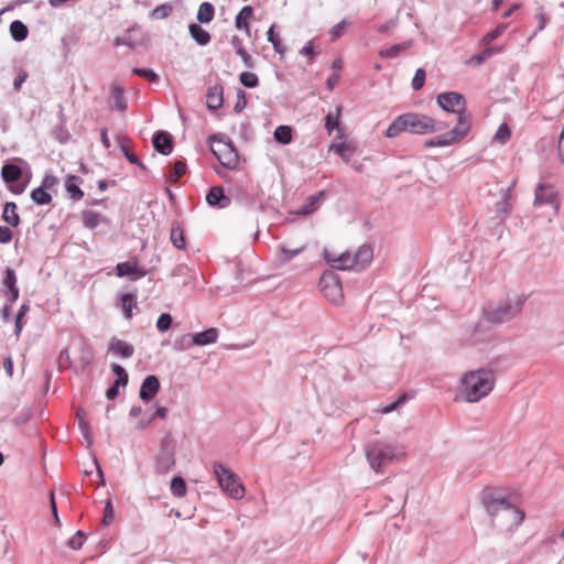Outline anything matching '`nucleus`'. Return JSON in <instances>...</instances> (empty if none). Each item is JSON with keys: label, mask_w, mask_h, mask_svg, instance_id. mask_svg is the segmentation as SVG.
Wrapping results in <instances>:
<instances>
[{"label": "nucleus", "mask_w": 564, "mask_h": 564, "mask_svg": "<svg viewBox=\"0 0 564 564\" xmlns=\"http://www.w3.org/2000/svg\"><path fill=\"white\" fill-rule=\"evenodd\" d=\"M10 33L11 35H28V28L24 23L17 20L11 23Z\"/></svg>", "instance_id": "52"}, {"label": "nucleus", "mask_w": 564, "mask_h": 564, "mask_svg": "<svg viewBox=\"0 0 564 564\" xmlns=\"http://www.w3.org/2000/svg\"><path fill=\"white\" fill-rule=\"evenodd\" d=\"M274 139L281 144H289L292 141V128L290 126H279L274 130Z\"/></svg>", "instance_id": "37"}, {"label": "nucleus", "mask_w": 564, "mask_h": 564, "mask_svg": "<svg viewBox=\"0 0 564 564\" xmlns=\"http://www.w3.org/2000/svg\"><path fill=\"white\" fill-rule=\"evenodd\" d=\"M186 484L181 476H175L171 481V492L176 498H183L186 495Z\"/></svg>", "instance_id": "40"}, {"label": "nucleus", "mask_w": 564, "mask_h": 564, "mask_svg": "<svg viewBox=\"0 0 564 564\" xmlns=\"http://www.w3.org/2000/svg\"><path fill=\"white\" fill-rule=\"evenodd\" d=\"M510 128L508 127L507 123H501L494 135V140L500 144H506L510 140Z\"/></svg>", "instance_id": "41"}, {"label": "nucleus", "mask_w": 564, "mask_h": 564, "mask_svg": "<svg viewBox=\"0 0 564 564\" xmlns=\"http://www.w3.org/2000/svg\"><path fill=\"white\" fill-rule=\"evenodd\" d=\"M319 290L326 299L334 304H340L343 301V290L339 279L333 273L327 272L321 276Z\"/></svg>", "instance_id": "11"}, {"label": "nucleus", "mask_w": 564, "mask_h": 564, "mask_svg": "<svg viewBox=\"0 0 564 564\" xmlns=\"http://www.w3.org/2000/svg\"><path fill=\"white\" fill-rule=\"evenodd\" d=\"M185 172H186V164H185V162H183V161L175 162V164L173 166V171L169 175V181L171 183L177 182V180L181 176H183L185 174Z\"/></svg>", "instance_id": "45"}, {"label": "nucleus", "mask_w": 564, "mask_h": 564, "mask_svg": "<svg viewBox=\"0 0 564 564\" xmlns=\"http://www.w3.org/2000/svg\"><path fill=\"white\" fill-rule=\"evenodd\" d=\"M406 400V395L403 394L401 397L398 398V400H395L394 402H391L387 405H384L382 409H381V413L383 414H388V413H391L393 412L394 410H397L400 405H402Z\"/></svg>", "instance_id": "53"}, {"label": "nucleus", "mask_w": 564, "mask_h": 564, "mask_svg": "<svg viewBox=\"0 0 564 564\" xmlns=\"http://www.w3.org/2000/svg\"><path fill=\"white\" fill-rule=\"evenodd\" d=\"M253 18V9L250 6L243 7L236 17V25L239 31L250 35V21Z\"/></svg>", "instance_id": "25"}, {"label": "nucleus", "mask_w": 564, "mask_h": 564, "mask_svg": "<svg viewBox=\"0 0 564 564\" xmlns=\"http://www.w3.org/2000/svg\"><path fill=\"white\" fill-rule=\"evenodd\" d=\"M213 467L217 482L223 491L235 500L242 499L246 490L237 474L218 462L214 463Z\"/></svg>", "instance_id": "7"}, {"label": "nucleus", "mask_w": 564, "mask_h": 564, "mask_svg": "<svg viewBox=\"0 0 564 564\" xmlns=\"http://www.w3.org/2000/svg\"><path fill=\"white\" fill-rule=\"evenodd\" d=\"M470 117L460 115L457 117V124L445 134L435 137L437 147H448L464 139L470 130Z\"/></svg>", "instance_id": "9"}, {"label": "nucleus", "mask_w": 564, "mask_h": 564, "mask_svg": "<svg viewBox=\"0 0 564 564\" xmlns=\"http://www.w3.org/2000/svg\"><path fill=\"white\" fill-rule=\"evenodd\" d=\"M108 352L116 357L128 359L133 356L134 347L122 339L112 337L108 346Z\"/></svg>", "instance_id": "15"}, {"label": "nucleus", "mask_w": 564, "mask_h": 564, "mask_svg": "<svg viewBox=\"0 0 564 564\" xmlns=\"http://www.w3.org/2000/svg\"><path fill=\"white\" fill-rule=\"evenodd\" d=\"M329 152H335L338 154L346 163L350 162V158L354 154V148L350 144L345 142L341 143H333L329 147Z\"/></svg>", "instance_id": "33"}, {"label": "nucleus", "mask_w": 564, "mask_h": 564, "mask_svg": "<svg viewBox=\"0 0 564 564\" xmlns=\"http://www.w3.org/2000/svg\"><path fill=\"white\" fill-rule=\"evenodd\" d=\"M546 204H552L557 208L555 204V192L551 186L539 184L535 189L534 205L542 206Z\"/></svg>", "instance_id": "19"}, {"label": "nucleus", "mask_w": 564, "mask_h": 564, "mask_svg": "<svg viewBox=\"0 0 564 564\" xmlns=\"http://www.w3.org/2000/svg\"><path fill=\"white\" fill-rule=\"evenodd\" d=\"M343 107L336 106L334 111H329L325 117V129L328 134H332L335 130L337 131V139L344 138V129L339 126Z\"/></svg>", "instance_id": "17"}, {"label": "nucleus", "mask_w": 564, "mask_h": 564, "mask_svg": "<svg viewBox=\"0 0 564 564\" xmlns=\"http://www.w3.org/2000/svg\"><path fill=\"white\" fill-rule=\"evenodd\" d=\"M3 285L7 288L8 301L13 303L19 297V289L17 286V275L13 269L7 268L4 271Z\"/></svg>", "instance_id": "21"}, {"label": "nucleus", "mask_w": 564, "mask_h": 564, "mask_svg": "<svg viewBox=\"0 0 564 564\" xmlns=\"http://www.w3.org/2000/svg\"><path fill=\"white\" fill-rule=\"evenodd\" d=\"M350 23L346 20H343L341 22L337 23L333 26L330 30V35H339L340 33H346L349 31Z\"/></svg>", "instance_id": "59"}, {"label": "nucleus", "mask_w": 564, "mask_h": 564, "mask_svg": "<svg viewBox=\"0 0 564 564\" xmlns=\"http://www.w3.org/2000/svg\"><path fill=\"white\" fill-rule=\"evenodd\" d=\"M2 219L12 227H18L20 225V216L17 213L15 203L8 202L4 204L2 210Z\"/></svg>", "instance_id": "29"}, {"label": "nucleus", "mask_w": 564, "mask_h": 564, "mask_svg": "<svg viewBox=\"0 0 564 564\" xmlns=\"http://www.w3.org/2000/svg\"><path fill=\"white\" fill-rule=\"evenodd\" d=\"M496 37H482L479 42L480 52L465 61L468 66H480L482 63L503 51V45L495 42Z\"/></svg>", "instance_id": "10"}, {"label": "nucleus", "mask_w": 564, "mask_h": 564, "mask_svg": "<svg viewBox=\"0 0 564 564\" xmlns=\"http://www.w3.org/2000/svg\"><path fill=\"white\" fill-rule=\"evenodd\" d=\"M117 275L128 276L131 281H137L147 275V271L140 268L135 261L120 262L116 267Z\"/></svg>", "instance_id": "14"}, {"label": "nucleus", "mask_w": 564, "mask_h": 564, "mask_svg": "<svg viewBox=\"0 0 564 564\" xmlns=\"http://www.w3.org/2000/svg\"><path fill=\"white\" fill-rule=\"evenodd\" d=\"M172 12V7L167 3L165 4H161V6H158L153 11H152V17L154 19H164V18H167Z\"/></svg>", "instance_id": "50"}, {"label": "nucleus", "mask_w": 564, "mask_h": 564, "mask_svg": "<svg viewBox=\"0 0 564 564\" xmlns=\"http://www.w3.org/2000/svg\"><path fill=\"white\" fill-rule=\"evenodd\" d=\"M413 46V41L408 40L402 43L390 45L386 48L379 51V55L383 58H394L399 56L402 52L411 48Z\"/></svg>", "instance_id": "27"}, {"label": "nucleus", "mask_w": 564, "mask_h": 564, "mask_svg": "<svg viewBox=\"0 0 564 564\" xmlns=\"http://www.w3.org/2000/svg\"><path fill=\"white\" fill-rule=\"evenodd\" d=\"M402 454L403 452L394 445L383 442H375L366 447L367 460L376 473H380L384 466L391 464L398 455Z\"/></svg>", "instance_id": "6"}, {"label": "nucleus", "mask_w": 564, "mask_h": 564, "mask_svg": "<svg viewBox=\"0 0 564 564\" xmlns=\"http://www.w3.org/2000/svg\"><path fill=\"white\" fill-rule=\"evenodd\" d=\"M120 387H124L123 386V380L122 379H116L113 384L107 390L106 397L109 400L115 399L118 395V393H119V388Z\"/></svg>", "instance_id": "55"}, {"label": "nucleus", "mask_w": 564, "mask_h": 564, "mask_svg": "<svg viewBox=\"0 0 564 564\" xmlns=\"http://www.w3.org/2000/svg\"><path fill=\"white\" fill-rule=\"evenodd\" d=\"M172 325V317L169 313H162L156 321V328L160 333H165Z\"/></svg>", "instance_id": "48"}, {"label": "nucleus", "mask_w": 564, "mask_h": 564, "mask_svg": "<svg viewBox=\"0 0 564 564\" xmlns=\"http://www.w3.org/2000/svg\"><path fill=\"white\" fill-rule=\"evenodd\" d=\"M175 467V451L173 446L163 444L155 458V473L165 475Z\"/></svg>", "instance_id": "13"}, {"label": "nucleus", "mask_w": 564, "mask_h": 564, "mask_svg": "<svg viewBox=\"0 0 564 564\" xmlns=\"http://www.w3.org/2000/svg\"><path fill=\"white\" fill-rule=\"evenodd\" d=\"M77 421H78V429L84 437V440L87 443V446H90L93 444V434L90 431L89 423L87 422L85 414L80 411L76 414Z\"/></svg>", "instance_id": "34"}, {"label": "nucleus", "mask_w": 564, "mask_h": 564, "mask_svg": "<svg viewBox=\"0 0 564 564\" xmlns=\"http://www.w3.org/2000/svg\"><path fill=\"white\" fill-rule=\"evenodd\" d=\"M214 7L209 2H203L197 12V19L202 23H208L214 18Z\"/></svg>", "instance_id": "38"}, {"label": "nucleus", "mask_w": 564, "mask_h": 564, "mask_svg": "<svg viewBox=\"0 0 564 564\" xmlns=\"http://www.w3.org/2000/svg\"><path fill=\"white\" fill-rule=\"evenodd\" d=\"M86 540V535L83 531L78 530L67 542V545L72 550H79L82 549L84 542Z\"/></svg>", "instance_id": "46"}, {"label": "nucleus", "mask_w": 564, "mask_h": 564, "mask_svg": "<svg viewBox=\"0 0 564 564\" xmlns=\"http://www.w3.org/2000/svg\"><path fill=\"white\" fill-rule=\"evenodd\" d=\"M445 128L443 122L436 121L433 118L416 112H408L398 116L384 132L388 139H394L402 132H410L412 134H427L441 131Z\"/></svg>", "instance_id": "1"}, {"label": "nucleus", "mask_w": 564, "mask_h": 564, "mask_svg": "<svg viewBox=\"0 0 564 564\" xmlns=\"http://www.w3.org/2000/svg\"><path fill=\"white\" fill-rule=\"evenodd\" d=\"M160 387L161 384L156 376L150 375L145 377L140 388V399L144 402L150 401L159 392Z\"/></svg>", "instance_id": "16"}, {"label": "nucleus", "mask_w": 564, "mask_h": 564, "mask_svg": "<svg viewBox=\"0 0 564 564\" xmlns=\"http://www.w3.org/2000/svg\"><path fill=\"white\" fill-rule=\"evenodd\" d=\"M30 417H31V411L28 410L24 413H22L21 415L15 416L13 421L17 425H22V424L26 423L30 420Z\"/></svg>", "instance_id": "64"}, {"label": "nucleus", "mask_w": 564, "mask_h": 564, "mask_svg": "<svg viewBox=\"0 0 564 564\" xmlns=\"http://www.w3.org/2000/svg\"><path fill=\"white\" fill-rule=\"evenodd\" d=\"M304 250H305V246H302V247L295 248V249H289L284 246L280 247V251L283 254V260L285 262L291 261L293 258H295L296 256L302 253Z\"/></svg>", "instance_id": "49"}, {"label": "nucleus", "mask_w": 564, "mask_h": 564, "mask_svg": "<svg viewBox=\"0 0 564 564\" xmlns=\"http://www.w3.org/2000/svg\"><path fill=\"white\" fill-rule=\"evenodd\" d=\"M235 37L234 44L237 46V55H239L243 62L245 67L253 68L254 59L253 57L240 45V42Z\"/></svg>", "instance_id": "42"}, {"label": "nucleus", "mask_w": 564, "mask_h": 564, "mask_svg": "<svg viewBox=\"0 0 564 564\" xmlns=\"http://www.w3.org/2000/svg\"><path fill=\"white\" fill-rule=\"evenodd\" d=\"M339 73H334L332 76L328 77V79L326 80V86L328 88V90H333L335 88V86L337 85L338 80H339Z\"/></svg>", "instance_id": "63"}, {"label": "nucleus", "mask_w": 564, "mask_h": 564, "mask_svg": "<svg viewBox=\"0 0 564 564\" xmlns=\"http://www.w3.org/2000/svg\"><path fill=\"white\" fill-rule=\"evenodd\" d=\"M223 87L215 85L209 87L206 94V105L210 110H217L223 105Z\"/></svg>", "instance_id": "24"}, {"label": "nucleus", "mask_w": 564, "mask_h": 564, "mask_svg": "<svg viewBox=\"0 0 564 564\" xmlns=\"http://www.w3.org/2000/svg\"><path fill=\"white\" fill-rule=\"evenodd\" d=\"M29 75L25 70L20 69L13 82V89L20 91L22 84L28 79Z\"/></svg>", "instance_id": "56"}, {"label": "nucleus", "mask_w": 564, "mask_h": 564, "mask_svg": "<svg viewBox=\"0 0 564 564\" xmlns=\"http://www.w3.org/2000/svg\"><path fill=\"white\" fill-rule=\"evenodd\" d=\"M247 106L246 94L242 89H239L237 93V102L235 105V111L241 112Z\"/></svg>", "instance_id": "57"}, {"label": "nucleus", "mask_w": 564, "mask_h": 564, "mask_svg": "<svg viewBox=\"0 0 564 564\" xmlns=\"http://www.w3.org/2000/svg\"><path fill=\"white\" fill-rule=\"evenodd\" d=\"M240 83L248 88H254L259 84V78L254 73L242 72L239 76Z\"/></svg>", "instance_id": "44"}, {"label": "nucleus", "mask_w": 564, "mask_h": 564, "mask_svg": "<svg viewBox=\"0 0 564 564\" xmlns=\"http://www.w3.org/2000/svg\"><path fill=\"white\" fill-rule=\"evenodd\" d=\"M117 142L119 145V149L121 150L122 154L126 156V159L133 165H137L141 167L142 170H147L145 165L139 160V158L132 153L129 149V144L131 143V140L126 135H118Z\"/></svg>", "instance_id": "23"}, {"label": "nucleus", "mask_w": 564, "mask_h": 564, "mask_svg": "<svg viewBox=\"0 0 564 564\" xmlns=\"http://www.w3.org/2000/svg\"><path fill=\"white\" fill-rule=\"evenodd\" d=\"M121 305H122V311H123L124 317L127 319H130L132 317V310L137 305L135 295H133L131 293L123 294L121 296Z\"/></svg>", "instance_id": "35"}, {"label": "nucleus", "mask_w": 564, "mask_h": 564, "mask_svg": "<svg viewBox=\"0 0 564 564\" xmlns=\"http://www.w3.org/2000/svg\"><path fill=\"white\" fill-rule=\"evenodd\" d=\"M557 152L561 162L564 164V124L562 131L560 133L558 142H557Z\"/></svg>", "instance_id": "62"}, {"label": "nucleus", "mask_w": 564, "mask_h": 564, "mask_svg": "<svg viewBox=\"0 0 564 564\" xmlns=\"http://www.w3.org/2000/svg\"><path fill=\"white\" fill-rule=\"evenodd\" d=\"M212 152L218 159L219 163L227 169H235L238 164V153L231 142H225L220 139L217 140L215 135L210 138Z\"/></svg>", "instance_id": "8"}, {"label": "nucleus", "mask_w": 564, "mask_h": 564, "mask_svg": "<svg viewBox=\"0 0 564 564\" xmlns=\"http://www.w3.org/2000/svg\"><path fill=\"white\" fill-rule=\"evenodd\" d=\"M425 78H426L425 70L423 68H417L415 70L414 77L412 78V83H411L412 89L420 90L424 86Z\"/></svg>", "instance_id": "47"}, {"label": "nucleus", "mask_w": 564, "mask_h": 564, "mask_svg": "<svg viewBox=\"0 0 564 564\" xmlns=\"http://www.w3.org/2000/svg\"><path fill=\"white\" fill-rule=\"evenodd\" d=\"M111 370L117 376V379H122L123 380V386H127V383H128V373L124 370V368L121 367L118 364H113L111 366Z\"/></svg>", "instance_id": "58"}, {"label": "nucleus", "mask_w": 564, "mask_h": 564, "mask_svg": "<svg viewBox=\"0 0 564 564\" xmlns=\"http://www.w3.org/2000/svg\"><path fill=\"white\" fill-rule=\"evenodd\" d=\"M325 261L337 270H365L373 259V250L369 245H362L354 253L346 251L338 256L329 250H324Z\"/></svg>", "instance_id": "5"}, {"label": "nucleus", "mask_w": 564, "mask_h": 564, "mask_svg": "<svg viewBox=\"0 0 564 564\" xmlns=\"http://www.w3.org/2000/svg\"><path fill=\"white\" fill-rule=\"evenodd\" d=\"M80 178L76 175H70L66 178L65 187L69 197L74 200H79L84 196V192L79 187Z\"/></svg>", "instance_id": "30"}, {"label": "nucleus", "mask_w": 564, "mask_h": 564, "mask_svg": "<svg viewBox=\"0 0 564 564\" xmlns=\"http://www.w3.org/2000/svg\"><path fill=\"white\" fill-rule=\"evenodd\" d=\"M56 183L57 178L54 175L46 174L44 175L40 187H43L45 191H47L48 188L53 187Z\"/></svg>", "instance_id": "61"}, {"label": "nucleus", "mask_w": 564, "mask_h": 564, "mask_svg": "<svg viewBox=\"0 0 564 564\" xmlns=\"http://www.w3.org/2000/svg\"><path fill=\"white\" fill-rule=\"evenodd\" d=\"M133 74L139 75L150 82H159V76L152 69L149 68H133Z\"/></svg>", "instance_id": "51"}, {"label": "nucleus", "mask_w": 564, "mask_h": 564, "mask_svg": "<svg viewBox=\"0 0 564 564\" xmlns=\"http://www.w3.org/2000/svg\"><path fill=\"white\" fill-rule=\"evenodd\" d=\"M101 221L100 214L94 210L83 212V224L88 229H95Z\"/></svg>", "instance_id": "39"}, {"label": "nucleus", "mask_w": 564, "mask_h": 564, "mask_svg": "<svg viewBox=\"0 0 564 564\" xmlns=\"http://www.w3.org/2000/svg\"><path fill=\"white\" fill-rule=\"evenodd\" d=\"M113 517H115V511L112 508V503L110 500H108L105 505V510H104V518H102L104 525H108L113 520Z\"/></svg>", "instance_id": "54"}, {"label": "nucleus", "mask_w": 564, "mask_h": 564, "mask_svg": "<svg viewBox=\"0 0 564 564\" xmlns=\"http://www.w3.org/2000/svg\"><path fill=\"white\" fill-rule=\"evenodd\" d=\"M527 300L525 294H517L513 296L508 295L498 302L487 303L482 307V316L492 324L508 323L521 314Z\"/></svg>", "instance_id": "4"}, {"label": "nucleus", "mask_w": 564, "mask_h": 564, "mask_svg": "<svg viewBox=\"0 0 564 564\" xmlns=\"http://www.w3.org/2000/svg\"><path fill=\"white\" fill-rule=\"evenodd\" d=\"M170 239L175 248L183 250L186 247L183 228L178 223H173Z\"/></svg>", "instance_id": "31"}, {"label": "nucleus", "mask_w": 564, "mask_h": 564, "mask_svg": "<svg viewBox=\"0 0 564 564\" xmlns=\"http://www.w3.org/2000/svg\"><path fill=\"white\" fill-rule=\"evenodd\" d=\"M152 141L154 149L163 155L170 154L173 150L172 137L166 131H158Z\"/></svg>", "instance_id": "18"}, {"label": "nucleus", "mask_w": 564, "mask_h": 564, "mask_svg": "<svg viewBox=\"0 0 564 564\" xmlns=\"http://www.w3.org/2000/svg\"><path fill=\"white\" fill-rule=\"evenodd\" d=\"M12 240V231L7 226H0V243H9Z\"/></svg>", "instance_id": "60"}, {"label": "nucleus", "mask_w": 564, "mask_h": 564, "mask_svg": "<svg viewBox=\"0 0 564 564\" xmlns=\"http://www.w3.org/2000/svg\"><path fill=\"white\" fill-rule=\"evenodd\" d=\"M206 202L208 205L218 206L219 208H225L230 205V198L225 195L221 186L212 187L206 195Z\"/></svg>", "instance_id": "20"}, {"label": "nucleus", "mask_w": 564, "mask_h": 564, "mask_svg": "<svg viewBox=\"0 0 564 564\" xmlns=\"http://www.w3.org/2000/svg\"><path fill=\"white\" fill-rule=\"evenodd\" d=\"M21 174V169L15 164H4L1 170V176L6 183L17 182Z\"/></svg>", "instance_id": "32"}, {"label": "nucleus", "mask_w": 564, "mask_h": 564, "mask_svg": "<svg viewBox=\"0 0 564 564\" xmlns=\"http://www.w3.org/2000/svg\"><path fill=\"white\" fill-rule=\"evenodd\" d=\"M437 105L447 112H456L458 117L464 113L465 98L455 91L442 93L436 97Z\"/></svg>", "instance_id": "12"}, {"label": "nucleus", "mask_w": 564, "mask_h": 564, "mask_svg": "<svg viewBox=\"0 0 564 564\" xmlns=\"http://www.w3.org/2000/svg\"><path fill=\"white\" fill-rule=\"evenodd\" d=\"M192 340H194L193 335L185 334V335L181 336L174 343V350L175 351H184V350L189 349L191 347L195 346V344Z\"/></svg>", "instance_id": "43"}, {"label": "nucleus", "mask_w": 564, "mask_h": 564, "mask_svg": "<svg viewBox=\"0 0 564 564\" xmlns=\"http://www.w3.org/2000/svg\"><path fill=\"white\" fill-rule=\"evenodd\" d=\"M496 378L490 369L479 368L465 372L460 380V394L465 401L475 403L486 398L495 388Z\"/></svg>", "instance_id": "2"}, {"label": "nucleus", "mask_w": 564, "mask_h": 564, "mask_svg": "<svg viewBox=\"0 0 564 564\" xmlns=\"http://www.w3.org/2000/svg\"><path fill=\"white\" fill-rule=\"evenodd\" d=\"M482 503L496 524L508 531L518 528L524 520V512L505 498L485 496Z\"/></svg>", "instance_id": "3"}, {"label": "nucleus", "mask_w": 564, "mask_h": 564, "mask_svg": "<svg viewBox=\"0 0 564 564\" xmlns=\"http://www.w3.org/2000/svg\"><path fill=\"white\" fill-rule=\"evenodd\" d=\"M218 329L215 327L208 328L204 332L194 334V340H192L195 346H206L210 344H215L218 339Z\"/></svg>", "instance_id": "26"}, {"label": "nucleus", "mask_w": 564, "mask_h": 564, "mask_svg": "<svg viewBox=\"0 0 564 564\" xmlns=\"http://www.w3.org/2000/svg\"><path fill=\"white\" fill-rule=\"evenodd\" d=\"M324 194H325V192L321 191L319 193H317L315 195H311L307 198V200L305 202V204H303L300 207V209L297 210V215L307 216V215L314 213L315 210H317L321 205Z\"/></svg>", "instance_id": "28"}, {"label": "nucleus", "mask_w": 564, "mask_h": 564, "mask_svg": "<svg viewBox=\"0 0 564 564\" xmlns=\"http://www.w3.org/2000/svg\"><path fill=\"white\" fill-rule=\"evenodd\" d=\"M110 108L120 112H124L128 108L123 89L118 85L111 86V96L109 100Z\"/></svg>", "instance_id": "22"}, {"label": "nucleus", "mask_w": 564, "mask_h": 564, "mask_svg": "<svg viewBox=\"0 0 564 564\" xmlns=\"http://www.w3.org/2000/svg\"><path fill=\"white\" fill-rule=\"evenodd\" d=\"M31 199L36 205H47L52 202V195L39 186L31 192Z\"/></svg>", "instance_id": "36"}]
</instances>
